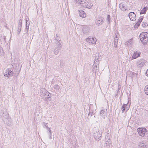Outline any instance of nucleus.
<instances>
[{
	"mask_svg": "<svg viewBox=\"0 0 148 148\" xmlns=\"http://www.w3.org/2000/svg\"><path fill=\"white\" fill-rule=\"evenodd\" d=\"M140 39L143 44L146 45L148 43V33L146 32L141 33L139 36Z\"/></svg>",
	"mask_w": 148,
	"mask_h": 148,
	"instance_id": "f257e3e1",
	"label": "nucleus"
},
{
	"mask_svg": "<svg viewBox=\"0 0 148 148\" xmlns=\"http://www.w3.org/2000/svg\"><path fill=\"white\" fill-rule=\"evenodd\" d=\"M40 96L45 100H47L51 97V95L48 91L42 89L41 91Z\"/></svg>",
	"mask_w": 148,
	"mask_h": 148,
	"instance_id": "f03ea898",
	"label": "nucleus"
},
{
	"mask_svg": "<svg viewBox=\"0 0 148 148\" xmlns=\"http://www.w3.org/2000/svg\"><path fill=\"white\" fill-rule=\"evenodd\" d=\"M9 115L7 112L3 113L1 116V118L3 121L7 125L10 124L11 122V119L9 117Z\"/></svg>",
	"mask_w": 148,
	"mask_h": 148,
	"instance_id": "7ed1b4c3",
	"label": "nucleus"
},
{
	"mask_svg": "<svg viewBox=\"0 0 148 148\" xmlns=\"http://www.w3.org/2000/svg\"><path fill=\"white\" fill-rule=\"evenodd\" d=\"M138 134L141 136H145L147 134V131L145 128H139L137 129Z\"/></svg>",
	"mask_w": 148,
	"mask_h": 148,
	"instance_id": "20e7f679",
	"label": "nucleus"
},
{
	"mask_svg": "<svg viewBox=\"0 0 148 148\" xmlns=\"http://www.w3.org/2000/svg\"><path fill=\"white\" fill-rule=\"evenodd\" d=\"M82 3H81V5L85 8L89 9L91 8L92 6V4L90 2H88L85 0L81 1Z\"/></svg>",
	"mask_w": 148,
	"mask_h": 148,
	"instance_id": "39448f33",
	"label": "nucleus"
},
{
	"mask_svg": "<svg viewBox=\"0 0 148 148\" xmlns=\"http://www.w3.org/2000/svg\"><path fill=\"white\" fill-rule=\"evenodd\" d=\"M55 44L56 45L55 46L58 48L59 49H61L62 46V45L61 44L60 42V39L58 36L55 39L53 40Z\"/></svg>",
	"mask_w": 148,
	"mask_h": 148,
	"instance_id": "423d86ee",
	"label": "nucleus"
},
{
	"mask_svg": "<svg viewBox=\"0 0 148 148\" xmlns=\"http://www.w3.org/2000/svg\"><path fill=\"white\" fill-rule=\"evenodd\" d=\"M100 116L103 119H104L107 116V111L106 109H101L100 113Z\"/></svg>",
	"mask_w": 148,
	"mask_h": 148,
	"instance_id": "0eeeda50",
	"label": "nucleus"
},
{
	"mask_svg": "<svg viewBox=\"0 0 148 148\" xmlns=\"http://www.w3.org/2000/svg\"><path fill=\"white\" fill-rule=\"evenodd\" d=\"M99 62L98 61L96 60L94 62V63L92 66V71L94 73H96L97 72V71L99 69V67L97 66L99 64Z\"/></svg>",
	"mask_w": 148,
	"mask_h": 148,
	"instance_id": "6e6552de",
	"label": "nucleus"
},
{
	"mask_svg": "<svg viewBox=\"0 0 148 148\" xmlns=\"http://www.w3.org/2000/svg\"><path fill=\"white\" fill-rule=\"evenodd\" d=\"M87 42L89 43L90 44H94L96 43L97 41L96 38H91L89 36L86 39Z\"/></svg>",
	"mask_w": 148,
	"mask_h": 148,
	"instance_id": "1a4fd4ad",
	"label": "nucleus"
},
{
	"mask_svg": "<svg viewBox=\"0 0 148 148\" xmlns=\"http://www.w3.org/2000/svg\"><path fill=\"white\" fill-rule=\"evenodd\" d=\"M129 17L130 19L134 21L136 19V16L134 12H130L129 14Z\"/></svg>",
	"mask_w": 148,
	"mask_h": 148,
	"instance_id": "9d476101",
	"label": "nucleus"
},
{
	"mask_svg": "<svg viewBox=\"0 0 148 148\" xmlns=\"http://www.w3.org/2000/svg\"><path fill=\"white\" fill-rule=\"evenodd\" d=\"M119 7L121 10L123 11H126L128 10V8L126 6V5L124 3H121L119 4Z\"/></svg>",
	"mask_w": 148,
	"mask_h": 148,
	"instance_id": "9b49d317",
	"label": "nucleus"
},
{
	"mask_svg": "<svg viewBox=\"0 0 148 148\" xmlns=\"http://www.w3.org/2000/svg\"><path fill=\"white\" fill-rule=\"evenodd\" d=\"M103 22V18L102 17H100L97 18L96 22V24L98 25H100L102 24Z\"/></svg>",
	"mask_w": 148,
	"mask_h": 148,
	"instance_id": "f8f14e48",
	"label": "nucleus"
},
{
	"mask_svg": "<svg viewBox=\"0 0 148 148\" xmlns=\"http://www.w3.org/2000/svg\"><path fill=\"white\" fill-rule=\"evenodd\" d=\"M82 31L85 34H86L89 32V27L87 25L84 26L82 28Z\"/></svg>",
	"mask_w": 148,
	"mask_h": 148,
	"instance_id": "ddd939ff",
	"label": "nucleus"
},
{
	"mask_svg": "<svg viewBox=\"0 0 148 148\" xmlns=\"http://www.w3.org/2000/svg\"><path fill=\"white\" fill-rule=\"evenodd\" d=\"M145 63V61L144 60H139L137 62V65L140 67L143 66Z\"/></svg>",
	"mask_w": 148,
	"mask_h": 148,
	"instance_id": "4468645a",
	"label": "nucleus"
},
{
	"mask_svg": "<svg viewBox=\"0 0 148 148\" xmlns=\"http://www.w3.org/2000/svg\"><path fill=\"white\" fill-rule=\"evenodd\" d=\"M101 134L99 132H97L96 134L94 133V136L95 139L98 140L101 139Z\"/></svg>",
	"mask_w": 148,
	"mask_h": 148,
	"instance_id": "2eb2a0df",
	"label": "nucleus"
},
{
	"mask_svg": "<svg viewBox=\"0 0 148 148\" xmlns=\"http://www.w3.org/2000/svg\"><path fill=\"white\" fill-rule=\"evenodd\" d=\"M140 52L136 51L133 53L132 58L133 59H135L140 56Z\"/></svg>",
	"mask_w": 148,
	"mask_h": 148,
	"instance_id": "dca6fc26",
	"label": "nucleus"
},
{
	"mask_svg": "<svg viewBox=\"0 0 148 148\" xmlns=\"http://www.w3.org/2000/svg\"><path fill=\"white\" fill-rule=\"evenodd\" d=\"M79 14L80 17L85 18L86 16L85 12L83 10H78Z\"/></svg>",
	"mask_w": 148,
	"mask_h": 148,
	"instance_id": "f3484780",
	"label": "nucleus"
},
{
	"mask_svg": "<svg viewBox=\"0 0 148 148\" xmlns=\"http://www.w3.org/2000/svg\"><path fill=\"white\" fill-rule=\"evenodd\" d=\"M20 69L19 67L16 66L14 69V71L15 74V75H18L20 72Z\"/></svg>",
	"mask_w": 148,
	"mask_h": 148,
	"instance_id": "a211bd4d",
	"label": "nucleus"
},
{
	"mask_svg": "<svg viewBox=\"0 0 148 148\" xmlns=\"http://www.w3.org/2000/svg\"><path fill=\"white\" fill-rule=\"evenodd\" d=\"M29 21V18H26V27L27 29V31H28V28L29 27V26L30 24V23Z\"/></svg>",
	"mask_w": 148,
	"mask_h": 148,
	"instance_id": "6ab92c4d",
	"label": "nucleus"
},
{
	"mask_svg": "<svg viewBox=\"0 0 148 148\" xmlns=\"http://www.w3.org/2000/svg\"><path fill=\"white\" fill-rule=\"evenodd\" d=\"M91 107H90V110H89V113L88 114V117L90 118V117L92 116V115L93 114L94 112L91 110Z\"/></svg>",
	"mask_w": 148,
	"mask_h": 148,
	"instance_id": "aec40b11",
	"label": "nucleus"
},
{
	"mask_svg": "<svg viewBox=\"0 0 148 148\" xmlns=\"http://www.w3.org/2000/svg\"><path fill=\"white\" fill-rule=\"evenodd\" d=\"M42 124L44 128H46L47 130L49 129V127L48 126L47 123L43 122L42 123Z\"/></svg>",
	"mask_w": 148,
	"mask_h": 148,
	"instance_id": "412c9836",
	"label": "nucleus"
},
{
	"mask_svg": "<svg viewBox=\"0 0 148 148\" xmlns=\"http://www.w3.org/2000/svg\"><path fill=\"white\" fill-rule=\"evenodd\" d=\"M118 38H115L114 40V47H116L118 43Z\"/></svg>",
	"mask_w": 148,
	"mask_h": 148,
	"instance_id": "4be33fe9",
	"label": "nucleus"
},
{
	"mask_svg": "<svg viewBox=\"0 0 148 148\" xmlns=\"http://www.w3.org/2000/svg\"><path fill=\"white\" fill-rule=\"evenodd\" d=\"M60 49H59L57 47H55V48L54 50V54L55 55H57L58 54L59 52V51Z\"/></svg>",
	"mask_w": 148,
	"mask_h": 148,
	"instance_id": "5701e85b",
	"label": "nucleus"
},
{
	"mask_svg": "<svg viewBox=\"0 0 148 148\" xmlns=\"http://www.w3.org/2000/svg\"><path fill=\"white\" fill-rule=\"evenodd\" d=\"M127 106L128 107L129 105L128 104H127L126 105L125 104H123V105L122 107L121 108L122 112H123L125 110V108L126 106Z\"/></svg>",
	"mask_w": 148,
	"mask_h": 148,
	"instance_id": "b1692460",
	"label": "nucleus"
},
{
	"mask_svg": "<svg viewBox=\"0 0 148 148\" xmlns=\"http://www.w3.org/2000/svg\"><path fill=\"white\" fill-rule=\"evenodd\" d=\"M22 25V21L20 19L18 25V29H21Z\"/></svg>",
	"mask_w": 148,
	"mask_h": 148,
	"instance_id": "393cba45",
	"label": "nucleus"
},
{
	"mask_svg": "<svg viewBox=\"0 0 148 148\" xmlns=\"http://www.w3.org/2000/svg\"><path fill=\"white\" fill-rule=\"evenodd\" d=\"M147 11L146 8L144 7L142 10L140 12V14H144Z\"/></svg>",
	"mask_w": 148,
	"mask_h": 148,
	"instance_id": "a878e982",
	"label": "nucleus"
},
{
	"mask_svg": "<svg viewBox=\"0 0 148 148\" xmlns=\"http://www.w3.org/2000/svg\"><path fill=\"white\" fill-rule=\"evenodd\" d=\"M95 61L96 60L98 61L99 62V61L100 60V58L99 56V55L98 54H97L95 56Z\"/></svg>",
	"mask_w": 148,
	"mask_h": 148,
	"instance_id": "bb28decb",
	"label": "nucleus"
},
{
	"mask_svg": "<svg viewBox=\"0 0 148 148\" xmlns=\"http://www.w3.org/2000/svg\"><path fill=\"white\" fill-rule=\"evenodd\" d=\"M9 72V76H12L13 74H14V75H15L14 72V71L13 72H12L11 71H10L9 70H7Z\"/></svg>",
	"mask_w": 148,
	"mask_h": 148,
	"instance_id": "cd10ccee",
	"label": "nucleus"
},
{
	"mask_svg": "<svg viewBox=\"0 0 148 148\" xmlns=\"http://www.w3.org/2000/svg\"><path fill=\"white\" fill-rule=\"evenodd\" d=\"M145 93L148 95V85L145 86Z\"/></svg>",
	"mask_w": 148,
	"mask_h": 148,
	"instance_id": "c85d7f7f",
	"label": "nucleus"
},
{
	"mask_svg": "<svg viewBox=\"0 0 148 148\" xmlns=\"http://www.w3.org/2000/svg\"><path fill=\"white\" fill-rule=\"evenodd\" d=\"M74 0L75 1L76 3H78L80 5H81V3H82V2L81 1H84V0Z\"/></svg>",
	"mask_w": 148,
	"mask_h": 148,
	"instance_id": "c756f323",
	"label": "nucleus"
},
{
	"mask_svg": "<svg viewBox=\"0 0 148 148\" xmlns=\"http://www.w3.org/2000/svg\"><path fill=\"white\" fill-rule=\"evenodd\" d=\"M8 73L9 72L7 70H6V71L4 74V76L5 77H9L10 76L9 74Z\"/></svg>",
	"mask_w": 148,
	"mask_h": 148,
	"instance_id": "7c9ffc66",
	"label": "nucleus"
},
{
	"mask_svg": "<svg viewBox=\"0 0 148 148\" xmlns=\"http://www.w3.org/2000/svg\"><path fill=\"white\" fill-rule=\"evenodd\" d=\"M141 22H140L139 21H138L135 24V26L136 27H138V26H139Z\"/></svg>",
	"mask_w": 148,
	"mask_h": 148,
	"instance_id": "2f4dec72",
	"label": "nucleus"
},
{
	"mask_svg": "<svg viewBox=\"0 0 148 148\" xmlns=\"http://www.w3.org/2000/svg\"><path fill=\"white\" fill-rule=\"evenodd\" d=\"M54 87L55 89L56 90H58L59 87V86L58 85H56L54 86Z\"/></svg>",
	"mask_w": 148,
	"mask_h": 148,
	"instance_id": "473e14b6",
	"label": "nucleus"
},
{
	"mask_svg": "<svg viewBox=\"0 0 148 148\" xmlns=\"http://www.w3.org/2000/svg\"><path fill=\"white\" fill-rule=\"evenodd\" d=\"M110 137L109 136V134L108 133L105 136V139L108 140H110Z\"/></svg>",
	"mask_w": 148,
	"mask_h": 148,
	"instance_id": "72a5a7b5",
	"label": "nucleus"
},
{
	"mask_svg": "<svg viewBox=\"0 0 148 148\" xmlns=\"http://www.w3.org/2000/svg\"><path fill=\"white\" fill-rule=\"evenodd\" d=\"M107 20L108 21V22L109 23L110 20V16L109 15H108L107 16Z\"/></svg>",
	"mask_w": 148,
	"mask_h": 148,
	"instance_id": "f704fd0d",
	"label": "nucleus"
},
{
	"mask_svg": "<svg viewBox=\"0 0 148 148\" xmlns=\"http://www.w3.org/2000/svg\"><path fill=\"white\" fill-rule=\"evenodd\" d=\"M145 145L143 143H140L139 144V147L140 148H142Z\"/></svg>",
	"mask_w": 148,
	"mask_h": 148,
	"instance_id": "c9c22d12",
	"label": "nucleus"
},
{
	"mask_svg": "<svg viewBox=\"0 0 148 148\" xmlns=\"http://www.w3.org/2000/svg\"><path fill=\"white\" fill-rule=\"evenodd\" d=\"M111 143V141H110V142H108V141H106V145H107V146H110V144Z\"/></svg>",
	"mask_w": 148,
	"mask_h": 148,
	"instance_id": "e433bc0d",
	"label": "nucleus"
},
{
	"mask_svg": "<svg viewBox=\"0 0 148 148\" xmlns=\"http://www.w3.org/2000/svg\"><path fill=\"white\" fill-rule=\"evenodd\" d=\"M146 24L145 22H143L142 23V25L143 27H145L146 26Z\"/></svg>",
	"mask_w": 148,
	"mask_h": 148,
	"instance_id": "4c0bfd02",
	"label": "nucleus"
},
{
	"mask_svg": "<svg viewBox=\"0 0 148 148\" xmlns=\"http://www.w3.org/2000/svg\"><path fill=\"white\" fill-rule=\"evenodd\" d=\"M118 32H116L115 33V38H118Z\"/></svg>",
	"mask_w": 148,
	"mask_h": 148,
	"instance_id": "58836bf2",
	"label": "nucleus"
},
{
	"mask_svg": "<svg viewBox=\"0 0 148 148\" xmlns=\"http://www.w3.org/2000/svg\"><path fill=\"white\" fill-rule=\"evenodd\" d=\"M64 66V63H63L62 62H60V66L61 67H63Z\"/></svg>",
	"mask_w": 148,
	"mask_h": 148,
	"instance_id": "ea45409f",
	"label": "nucleus"
},
{
	"mask_svg": "<svg viewBox=\"0 0 148 148\" xmlns=\"http://www.w3.org/2000/svg\"><path fill=\"white\" fill-rule=\"evenodd\" d=\"M128 42L129 43L131 44L132 42V39H131L128 41Z\"/></svg>",
	"mask_w": 148,
	"mask_h": 148,
	"instance_id": "a19ab883",
	"label": "nucleus"
},
{
	"mask_svg": "<svg viewBox=\"0 0 148 148\" xmlns=\"http://www.w3.org/2000/svg\"><path fill=\"white\" fill-rule=\"evenodd\" d=\"M21 29H18L17 30V32L18 34H19L20 33V31H21Z\"/></svg>",
	"mask_w": 148,
	"mask_h": 148,
	"instance_id": "79ce46f5",
	"label": "nucleus"
},
{
	"mask_svg": "<svg viewBox=\"0 0 148 148\" xmlns=\"http://www.w3.org/2000/svg\"><path fill=\"white\" fill-rule=\"evenodd\" d=\"M48 130L49 132L50 133H51V134H52V133L51 132V130L50 128H49V129L48 130Z\"/></svg>",
	"mask_w": 148,
	"mask_h": 148,
	"instance_id": "37998d69",
	"label": "nucleus"
},
{
	"mask_svg": "<svg viewBox=\"0 0 148 148\" xmlns=\"http://www.w3.org/2000/svg\"><path fill=\"white\" fill-rule=\"evenodd\" d=\"M146 75L148 76V69H147V70L146 71Z\"/></svg>",
	"mask_w": 148,
	"mask_h": 148,
	"instance_id": "c03bdc74",
	"label": "nucleus"
},
{
	"mask_svg": "<svg viewBox=\"0 0 148 148\" xmlns=\"http://www.w3.org/2000/svg\"><path fill=\"white\" fill-rule=\"evenodd\" d=\"M143 19V18L142 17V18H140L138 21H140V22H141L142 21Z\"/></svg>",
	"mask_w": 148,
	"mask_h": 148,
	"instance_id": "a18cd8bd",
	"label": "nucleus"
},
{
	"mask_svg": "<svg viewBox=\"0 0 148 148\" xmlns=\"http://www.w3.org/2000/svg\"><path fill=\"white\" fill-rule=\"evenodd\" d=\"M49 138L50 139H51V133H50V134L49 135Z\"/></svg>",
	"mask_w": 148,
	"mask_h": 148,
	"instance_id": "49530a36",
	"label": "nucleus"
},
{
	"mask_svg": "<svg viewBox=\"0 0 148 148\" xmlns=\"http://www.w3.org/2000/svg\"><path fill=\"white\" fill-rule=\"evenodd\" d=\"M110 140H108V139H106V141H108V142H110Z\"/></svg>",
	"mask_w": 148,
	"mask_h": 148,
	"instance_id": "de8ad7c7",
	"label": "nucleus"
},
{
	"mask_svg": "<svg viewBox=\"0 0 148 148\" xmlns=\"http://www.w3.org/2000/svg\"><path fill=\"white\" fill-rule=\"evenodd\" d=\"M118 89L119 90L120 89L121 87L120 86V85H118Z\"/></svg>",
	"mask_w": 148,
	"mask_h": 148,
	"instance_id": "09e8293b",
	"label": "nucleus"
},
{
	"mask_svg": "<svg viewBox=\"0 0 148 148\" xmlns=\"http://www.w3.org/2000/svg\"><path fill=\"white\" fill-rule=\"evenodd\" d=\"M141 148H146V145H144V146H143V147Z\"/></svg>",
	"mask_w": 148,
	"mask_h": 148,
	"instance_id": "8fccbe9b",
	"label": "nucleus"
},
{
	"mask_svg": "<svg viewBox=\"0 0 148 148\" xmlns=\"http://www.w3.org/2000/svg\"><path fill=\"white\" fill-rule=\"evenodd\" d=\"M49 53H51V52L50 51H49Z\"/></svg>",
	"mask_w": 148,
	"mask_h": 148,
	"instance_id": "3c124183",
	"label": "nucleus"
},
{
	"mask_svg": "<svg viewBox=\"0 0 148 148\" xmlns=\"http://www.w3.org/2000/svg\"><path fill=\"white\" fill-rule=\"evenodd\" d=\"M128 109H129L128 107V109L127 110H128Z\"/></svg>",
	"mask_w": 148,
	"mask_h": 148,
	"instance_id": "603ef678",
	"label": "nucleus"
},
{
	"mask_svg": "<svg viewBox=\"0 0 148 148\" xmlns=\"http://www.w3.org/2000/svg\"><path fill=\"white\" fill-rule=\"evenodd\" d=\"M94 117H95V116H94Z\"/></svg>",
	"mask_w": 148,
	"mask_h": 148,
	"instance_id": "864d4df0",
	"label": "nucleus"
}]
</instances>
